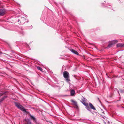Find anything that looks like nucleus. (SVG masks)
<instances>
[{
	"instance_id": "1",
	"label": "nucleus",
	"mask_w": 124,
	"mask_h": 124,
	"mask_svg": "<svg viewBox=\"0 0 124 124\" xmlns=\"http://www.w3.org/2000/svg\"><path fill=\"white\" fill-rule=\"evenodd\" d=\"M15 105L20 110L25 112H26L25 109L24 107L21 105L19 103L15 102Z\"/></svg>"
},
{
	"instance_id": "2",
	"label": "nucleus",
	"mask_w": 124,
	"mask_h": 124,
	"mask_svg": "<svg viewBox=\"0 0 124 124\" xmlns=\"http://www.w3.org/2000/svg\"><path fill=\"white\" fill-rule=\"evenodd\" d=\"M86 100V99L85 98H83L82 99V101H81L84 105L86 106V108L88 110L90 111L91 110L90 108L88 106V104L87 103H86L85 102Z\"/></svg>"
},
{
	"instance_id": "3",
	"label": "nucleus",
	"mask_w": 124,
	"mask_h": 124,
	"mask_svg": "<svg viewBox=\"0 0 124 124\" xmlns=\"http://www.w3.org/2000/svg\"><path fill=\"white\" fill-rule=\"evenodd\" d=\"M63 76L67 81H70V80L69 79V75L68 72L66 71L64 72H63Z\"/></svg>"
},
{
	"instance_id": "4",
	"label": "nucleus",
	"mask_w": 124,
	"mask_h": 124,
	"mask_svg": "<svg viewBox=\"0 0 124 124\" xmlns=\"http://www.w3.org/2000/svg\"><path fill=\"white\" fill-rule=\"evenodd\" d=\"M117 40H114L112 41L108 45V46L107 47V48H109L112 47V45L114 44L117 43L118 42Z\"/></svg>"
},
{
	"instance_id": "5",
	"label": "nucleus",
	"mask_w": 124,
	"mask_h": 124,
	"mask_svg": "<svg viewBox=\"0 0 124 124\" xmlns=\"http://www.w3.org/2000/svg\"><path fill=\"white\" fill-rule=\"evenodd\" d=\"M6 13V10L3 9H0V16H2Z\"/></svg>"
},
{
	"instance_id": "6",
	"label": "nucleus",
	"mask_w": 124,
	"mask_h": 124,
	"mask_svg": "<svg viewBox=\"0 0 124 124\" xmlns=\"http://www.w3.org/2000/svg\"><path fill=\"white\" fill-rule=\"evenodd\" d=\"M24 120L26 123V124H33L29 119L25 118Z\"/></svg>"
},
{
	"instance_id": "7",
	"label": "nucleus",
	"mask_w": 124,
	"mask_h": 124,
	"mask_svg": "<svg viewBox=\"0 0 124 124\" xmlns=\"http://www.w3.org/2000/svg\"><path fill=\"white\" fill-rule=\"evenodd\" d=\"M117 47H124V44L119 43L117 44Z\"/></svg>"
},
{
	"instance_id": "8",
	"label": "nucleus",
	"mask_w": 124,
	"mask_h": 124,
	"mask_svg": "<svg viewBox=\"0 0 124 124\" xmlns=\"http://www.w3.org/2000/svg\"><path fill=\"white\" fill-rule=\"evenodd\" d=\"M89 106L90 108L94 110H96V109L94 106L91 103L89 104Z\"/></svg>"
},
{
	"instance_id": "9",
	"label": "nucleus",
	"mask_w": 124,
	"mask_h": 124,
	"mask_svg": "<svg viewBox=\"0 0 124 124\" xmlns=\"http://www.w3.org/2000/svg\"><path fill=\"white\" fill-rule=\"evenodd\" d=\"M71 51L73 53H74L76 55H78V52L75 50L74 49H72L71 50Z\"/></svg>"
},
{
	"instance_id": "10",
	"label": "nucleus",
	"mask_w": 124,
	"mask_h": 124,
	"mask_svg": "<svg viewBox=\"0 0 124 124\" xmlns=\"http://www.w3.org/2000/svg\"><path fill=\"white\" fill-rule=\"evenodd\" d=\"M71 101L72 102L73 104L76 106H77V102L75 101L74 100H71Z\"/></svg>"
},
{
	"instance_id": "11",
	"label": "nucleus",
	"mask_w": 124,
	"mask_h": 124,
	"mask_svg": "<svg viewBox=\"0 0 124 124\" xmlns=\"http://www.w3.org/2000/svg\"><path fill=\"white\" fill-rule=\"evenodd\" d=\"M75 91L74 90H72L71 91V95L73 96L75 93Z\"/></svg>"
},
{
	"instance_id": "12",
	"label": "nucleus",
	"mask_w": 124,
	"mask_h": 124,
	"mask_svg": "<svg viewBox=\"0 0 124 124\" xmlns=\"http://www.w3.org/2000/svg\"><path fill=\"white\" fill-rule=\"evenodd\" d=\"M30 117L34 121H35V118L33 117L31 115V114L30 115Z\"/></svg>"
},
{
	"instance_id": "13",
	"label": "nucleus",
	"mask_w": 124,
	"mask_h": 124,
	"mask_svg": "<svg viewBox=\"0 0 124 124\" xmlns=\"http://www.w3.org/2000/svg\"><path fill=\"white\" fill-rule=\"evenodd\" d=\"M37 68L38 70H40L41 71H42L43 70L42 69L39 67L38 66L37 67Z\"/></svg>"
},
{
	"instance_id": "14",
	"label": "nucleus",
	"mask_w": 124,
	"mask_h": 124,
	"mask_svg": "<svg viewBox=\"0 0 124 124\" xmlns=\"http://www.w3.org/2000/svg\"><path fill=\"white\" fill-rule=\"evenodd\" d=\"M7 96H4L2 99H1V100H0V101H3V100H4L5 98H6V97H7Z\"/></svg>"
},
{
	"instance_id": "15",
	"label": "nucleus",
	"mask_w": 124,
	"mask_h": 124,
	"mask_svg": "<svg viewBox=\"0 0 124 124\" xmlns=\"http://www.w3.org/2000/svg\"><path fill=\"white\" fill-rule=\"evenodd\" d=\"M120 92L121 93H123L124 92V90H120Z\"/></svg>"
},
{
	"instance_id": "16",
	"label": "nucleus",
	"mask_w": 124,
	"mask_h": 124,
	"mask_svg": "<svg viewBox=\"0 0 124 124\" xmlns=\"http://www.w3.org/2000/svg\"><path fill=\"white\" fill-rule=\"evenodd\" d=\"M101 112H102V113H104V112L102 110H101Z\"/></svg>"
},
{
	"instance_id": "17",
	"label": "nucleus",
	"mask_w": 124,
	"mask_h": 124,
	"mask_svg": "<svg viewBox=\"0 0 124 124\" xmlns=\"http://www.w3.org/2000/svg\"><path fill=\"white\" fill-rule=\"evenodd\" d=\"M117 90V92H118V93H119V91L118 90Z\"/></svg>"
},
{
	"instance_id": "18",
	"label": "nucleus",
	"mask_w": 124,
	"mask_h": 124,
	"mask_svg": "<svg viewBox=\"0 0 124 124\" xmlns=\"http://www.w3.org/2000/svg\"><path fill=\"white\" fill-rule=\"evenodd\" d=\"M108 123H110V122H109V121H108Z\"/></svg>"
},
{
	"instance_id": "19",
	"label": "nucleus",
	"mask_w": 124,
	"mask_h": 124,
	"mask_svg": "<svg viewBox=\"0 0 124 124\" xmlns=\"http://www.w3.org/2000/svg\"><path fill=\"white\" fill-rule=\"evenodd\" d=\"M104 123H105V124H106V123H105V122Z\"/></svg>"
}]
</instances>
